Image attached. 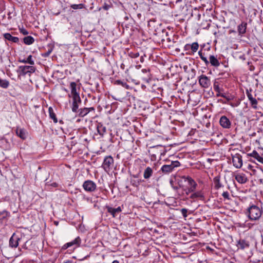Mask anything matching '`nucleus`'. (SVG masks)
Instances as JSON below:
<instances>
[{"label": "nucleus", "mask_w": 263, "mask_h": 263, "mask_svg": "<svg viewBox=\"0 0 263 263\" xmlns=\"http://www.w3.org/2000/svg\"><path fill=\"white\" fill-rule=\"evenodd\" d=\"M198 54L201 59L204 62L205 64L208 65L209 64V62L206 58L204 56V54L202 53L201 50L198 51Z\"/></svg>", "instance_id": "33"}, {"label": "nucleus", "mask_w": 263, "mask_h": 263, "mask_svg": "<svg viewBox=\"0 0 263 263\" xmlns=\"http://www.w3.org/2000/svg\"><path fill=\"white\" fill-rule=\"evenodd\" d=\"M181 212L183 217L185 218L187 216V209H184V208L182 209L181 210Z\"/></svg>", "instance_id": "40"}, {"label": "nucleus", "mask_w": 263, "mask_h": 263, "mask_svg": "<svg viewBox=\"0 0 263 263\" xmlns=\"http://www.w3.org/2000/svg\"><path fill=\"white\" fill-rule=\"evenodd\" d=\"M240 58L242 60H245V56L244 55H242V56H240Z\"/></svg>", "instance_id": "46"}, {"label": "nucleus", "mask_w": 263, "mask_h": 263, "mask_svg": "<svg viewBox=\"0 0 263 263\" xmlns=\"http://www.w3.org/2000/svg\"><path fill=\"white\" fill-rule=\"evenodd\" d=\"M232 163L236 168H239L242 166V156L239 154H236L232 157Z\"/></svg>", "instance_id": "7"}, {"label": "nucleus", "mask_w": 263, "mask_h": 263, "mask_svg": "<svg viewBox=\"0 0 263 263\" xmlns=\"http://www.w3.org/2000/svg\"><path fill=\"white\" fill-rule=\"evenodd\" d=\"M248 156L255 158L259 162L263 164V157L260 156L255 150L253 151L252 153H248Z\"/></svg>", "instance_id": "17"}, {"label": "nucleus", "mask_w": 263, "mask_h": 263, "mask_svg": "<svg viewBox=\"0 0 263 263\" xmlns=\"http://www.w3.org/2000/svg\"><path fill=\"white\" fill-rule=\"evenodd\" d=\"M95 110L93 107H85L79 110V115L81 117H83L87 115L90 111Z\"/></svg>", "instance_id": "20"}, {"label": "nucleus", "mask_w": 263, "mask_h": 263, "mask_svg": "<svg viewBox=\"0 0 263 263\" xmlns=\"http://www.w3.org/2000/svg\"><path fill=\"white\" fill-rule=\"evenodd\" d=\"M52 185L54 186V187H56L57 186V183H53L52 184Z\"/></svg>", "instance_id": "47"}, {"label": "nucleus", "mask_w": 263, "mask_h": 263, "mask_svg": "<svg viewBox=\"0 0 263 263\" xmlns=\"http://www.w3.org/2000/svg\"><path fill=\"white\" fill-rule=\"evenodd\" d=\"M24 43L26 45H31L34 42V38L31 36H27L23 39Z\"/></svg>", "instance_id": "28"}, {"label": "nucleus", "mask_w": 263, "mask_h": 263, "mask_svg": "<svg viewBox=\"0 0 263 263\" xmlns=\"http://www.w3.org/2000/svg\"><path fill=\"white\" fill-rule=\"evenodd\" d=\"M237 246L238 248L244 250L249 248L250 243L245 239H240L238 241Z\"/></svg>", "instance_id": "18"}, {"label": "nucleus", "mask_w": 263, "mask_h": 263, "mask_svg": "<svg viewBox=\"0 0 263 263\" xmlns=\"http://www.w3.org/2000/svg\"><path fill=\"white\" fill-rule=\"evenodd\" d=\"M81 239L80 237H77L72 241L65 243L62 249L65 250L68 248L74 246V248H77L80 246Z\"/></svg>", "instance_id": "8"}, {"label": "nucleus", "mask_w": 263, "mask_h": 263, "mask_svg": "<svg viewBox=\"0 0 263 263\" xmlns=\"http://www.w3.org/2000/svg\"><path fill=\"white\" fill-rule=\"evenodd\" d=\"M83 187L85 191L88 192H92L95 191L97 185L93 181L88 180L84 181L83 184Z\"/></svg>", "instance_id": "6"}, {"label": "nucleus", "mask_w": 263, "mask_h": 263, "mask_svg": "<svg viewBox=\"0 0 263 263\" xmlns=\"http://www.w3.org/2000/svg\"><path fill=\"white\" fill-rule=\"evenodd\" d=\"M220 125L224 128H229L231 126L230 120L224 116H222L219 120Z\"/></svg>", "instance_id": "12"}, {"label": "nucleus", "mask_w": 263, "mask_h": 263, "mask_svg": "<svg viewBox=\"0 0 263 263\" xmlns=\"http://www.w3.org/2000/svg\"><path fill=\"white\" fill-rule=\"evenodd\" d=\"M97 131L100 135L103 136L106 132V128L102 124H99L97 126Z\"/></svg>", "instance_id": "30"}, {"label": "nucleus", "mask_w": 263, "mask_h": 263, "mask_svg": "<svg viewBox=\"0 0 263 263\" xmlns=\"http://www.w3.org/2000/svg\"><path fill=\"white\" fill-rule=\"evenodd\" d=\"M77 84L76 82H72L70 83V88L71 90V97H77L80 96L78 92L77 91Z\"/></svg>", "instance_id": "21"}, {"label": "nucleus", "mask_w": 263, "mask_h": 263, "mask_svg": "<svg viewBox=\"0 0 263 263\" xmlns=\"http://www.w3.org/2000/svg\"><path fill=\"white\" fill-rule=\"evenodd\" d=\"M139 56V53L138 52L136 53H130V57L133 58H136Z\"/></svg>", "instance_id": "42"}, {"label": "nucleus", "mask_w": 263, "mask_h": 263, "mask_svg": "<svg viewBox=\"0 0 263 263\" xmlns=\"http://www.w3.org/2000/svg\"><path fill=\"white\" fill-rule=\"evenodd\" d=\"M64 263H72V262L70 260H67V261L64 262Z\"/></svg>", "instance_id": "49"}, {"label": "nucleus", "mask_w": 263, "mask_h": 263, "mask_svg": "<svg viewBox=\"0 0 263 263\" xmlns=\"http://www.w3.org/2000/svg\"><path fill=\"white\" fill-rule=\"evenodd\" d=\"M16 135L22 139H25L26 138V130L23 128H17L16 129Z\"/></svg>", "instance_id": "25"}, {"label": "nucleus", "mask_w": 263, "mask_h": 263, "mask_svg": "<svg viewBox=\"0 0 263 263\" xmlns=\"http://www.w3.org/2000/svg\"><path fill=\"white\" fill-rule=\"evenodd\" d=\"M8 216V213L6 211H4L0 213V218H2V219L5 218Z\"/></svg>", "instance_id": "38"}, {"label": "nucleus", "mask_w": 263, "mask_h": 263, "mask_svg": "<svg viewBox=\"0 0 263 263\" xmlns=\"http://www.w3.org/2000/svg\"><path fill=\"white\" fill-rule=\"evenodd\" d=\"M250 103L251 104L252 107L254 109H256L257 108V101L256 100V99L255 98H253L252 99L250 100Z\"/></svg>", "instance_id": "36"}, {"label": "nucleus", "mask_w": 263, "mask_h": 263, "mask_svg": "<svg viewBox=\"0 0 263 263\" xmlns=\"http://www.w3.org/2000/svg\"><path fill=\"white\" fill-rule=\"evenodd\" d=\"M185 181L187 182V184L189 186L188 189V192H193L195 191L196 186H197V184L196 182L190 177H184Z\"/></svg>", "instance_id": "9"}, {"label": "nucleus", "mask_w": 263, "mask_h": 263, "mask_svg": "<svg viewBox=\"0 0 263 263\" xmlns=\"http://www.w3.org/2000/svg\"><path fill=\"white\" fill-rule=\"evenodd\" d=\"M213 88L214 90L217 92L216 96L217 97H221L227 99H229L226 95L224 93H223V89H221L219 86V83L217 81H215L213 84Z\"/></svg>", "instance_id": "10"}, {"label": "nucleus", "mask_w": 263, "mask_h": 263, "mask_svg": "<svg viewBox=\"0 0 263 263\" xmlns=\"http://www.w3.org/2000/svg\"><path fill=\"white\" fill-rule=\"evenodd\" d=\"M54 224L57 226L58 224V222L55 221Z\"/></svg>", "instance_id": "50"}, {"label": "nucleus", "mask_w": 263, "mask_h": 263, "mask_svg": "<svg viewBox=\"0 0 263 263\" xmlns=\"http://www.w3.org/2000/svg\"><path fill=\"white\" fill-rule=\"evenodd\" d=\"M35 69L32 66H20L17 70V73L20 76H29L35 72Z\"/></svg>", "instance_id": "3"}, {"label": "nucleus", "mask_w": 263, "mask_h": 263, "mask_svg": "<svg viewBox=\"0 0 263 263\" xmlns=\"http://www.w3.org/2000/svg\"><path fill=\"white\" fill-rule=\"evenodd\" d=\"M71 7L73 9H82L83 7V4H73L71 5Z\"/></svg>", "instance_id": "37"}, {"label": "nucleus", "mask_w": 263, "mask_h": 263, "mask_svg": "<svg viewBox=\"0 0 263 263\" xmlns=\"http://www.w3.org/2000/svg\"><path fill=\"white\" fill-rule=\"evenodd\" d=\"M263 213L262 208L250 204L246 210L245 214L251 221L256 222L260 220Z\"/></svg>", "instance_id": "1"}, {"label": "nucleus", "mask_w": 263, "mask_h": 263, "mask_svg": "<svg viewBox=\"0 0 263 263\" xmlns=\"http://www.w3.org/2000/svg\"><path fill=\"white\" fill-rule=\"evenodd\" d=\"M112 263H119L118 260H115L112 261Z\"/></svg>", "instance_id": "48"}, {"label": "nucleus", "mask_w": 263, "mask_h": 263, "mask_svg": "<svg viewBox=\"0 0 263 263\" xmlns=\"http://www.w3.org/2000/svg\"><path fill=\"white\" fill-rule=\"evenodd\" d=\"M21 62L24 63H29L30 65H33L34 63L32 60L31 55H29L26 60H22Z\"/></svg>", "instance_id": "34"}, {"label": "nucleus", "mask_w": 263, "mask_h": 263, "mask_svg": "<svg viewBox=\"0 0 263 263\" xmlns=\"http://www.w3.org/2000/svg\"><path fill=\"white\" fill-rule=\"evenodd\" d=\"M199 83L202 88H208L211 86V80L205 75L202 74L199 77Z\"/></svg>", "instance_id": "5"}, {"label": "nucleus", "mask_w": 263, "mask_h": 263, "mask_svg": "<svg viewBox=\"0 0 263 263\" xmlns=\"http://www.w3.org/2000/svg\"><path fill=\"white\" fill-rule=\"evenodd\" d=\"M51 52H52V49H49L47 51L43 53L42 55L44 57H47L50 55V54L51 53Z\"/></svg>", "instance_id": "41"}, {"label": "nucleus", "mask_w": 263, "mask_h": 263, "mask_svg": "<svg viewBox=\"0 0 263 263\" xmlns=\"http://www.w3.org/2000/svg\"><path fill=\"white\" fill-rule=\"evenodd\" d=\"M235 178L236 181L241 184L245 183L247 181L248 179L245 174L243 173H238L235 175Z\"/></svg>", "instance_id": "15"}, {"label": "nucleus", "mask_w": 263, "mask_h": 263, "mask_svg": "<svg viewBox=\"0 0 263 263\" xmlns=\"http://www.w3.org/2000/svg\"><path fill=\"white\" fill-rule=\"evenodd\" d=\"M9 86V82L7 80L0 78V86L3 88H7Z\"/></svg>", "instance_id": "32"}, {"label": "nucleus", "mask_w": 263, "mask_h": 263, "mask_svg": "<svg viewBox=\"0 0 263 263\" xmlns=\"http://www.w3.org/2000/svg\"><path fill=\"white\" fill-rule=\"evenodd\" d=\"M110 8V5H107L106 4H104V5H103V8L105 10H107L109 9V8Z\"/></svg>", "instance_id": "43"}, {"label": "nucleus", "mask_w": 263, "mask_h": 263, "mask_svg": "<svg viewBox=\"0 0 263 263\" xmlns=\"http://www.w3.org/2000/svg\"><path fill=\"white\" fill-rule=\"evenodd\" d=\"M4 37L5 39L13 43H17L19 41V39L17 37L13 36L9 33L4 34Z\"/></svg>", "instance_id": "24"}, {"label": "nucleus", "mask_w": 263, "mask_h": 263, "mask_svg": "<svg viewBox=\"0 0 263 263\" xmlns=\"http://www.w3.org/2000/svg\"><path fill=\"white\" fill-rule=\"evenodd\" d=\"M130 182L133 186L137 187L140 185L141 180L139 179H132Z\"/></svg>", "instance_id": "35"}, {"label": "nucleus", "mask_w": 263, "mask_h": 263, "mask_svg": "<svg viewBox=\"0 0 263 263\" xmlns=\"http://www.w3.org/2000/svg\"><path fill=\"white\" fill-rule=\"evenodd\" d=\"M203 194L201 191L195 192L190 196V198L191 199H195L197 198H203Z\"/></svg>", "instance_id": "29"}, {"label": "nucleus", "mask_w": 263, "mask_h": 263, "mask_svg": "<svg viewBox=\"0 0 263 263\" xmlns=\"http://www.w3.org/2000/svg\"><path fill=\"white\" fill-rule=\"evenodd\" d=\"M115 84L117 85H121L122 87L125 88L127 89H130V87L125 82L121 80H117L115 82Z\"/></svg>", "instance_id": "31"}, {"label": "nucleus", "mask_w": 263, "mask_h": 263, "mask_svg": "<svg viewBox=\"0 0 263 263\" xmlns=\"http://www.w3.org/2000/svg\"><path fill=\"white\" fill-rule=\"evenodd\" d=\"M114 163V159L111 156H106L104 159L102 167L106 172L108 173L113 167Z\"/></svg>", "instance_id": "2"}, {"label": "nucleus", "mask_w": 263, "mask_h": 263, "mask_svg": "<svg viewBox=\"0 0 263 263\" xmlns=\"http://www.w3.org/2000/svg\"><path fill=\"white\" fill-rule=\"evenodd\" d=\"M153 171L150 167H147L144 170L143 177L145 179H149L152 175Z\"/></svg>", "instance_id": "26"}, {"label": "nucleus", "mask_w": 263, "mask_h": 263, "mask_svg": "<svg viewBox=\"0 0 263 263\" xmlns=\"http://www.w3.org/2000/svg\"><path fill=\"white\" fill-rule=\"evenodd\" d=\"M222 196L226 199H230L229 193L227 191L223 192V193L222 194Z\"/></svg>", "instance_id": "39"}, {"label": "nucleus", "mask_w": 263, "mask_h": 263, "mask_svg": "<svg viewBox=\"0 0 263 263\" xmlns=\"http://www.w3.org/2000/svg\"><path fill=\"white\" fill-rule=\"evenodd\" d=\"M72 110L74 112L78 111L79 104L81 103V100L80 96L72 97Z\"/></svg>", "instance_id": "11"}, {"label": "nucleus", "mask_w": 263, "mask_h": 263, "mask_svg": "<svg viewBox=\"0 0 263 263\" xmlns=\"http://www.w3.org/2000/svg\"><path fill=\"white\" fill-rule=\"evenodd\" d=\"M180 165V163L178 161H173L171 162V164L163 165L161 170L164 173H168L173 171L175 167H178Z\"/></svg>", "instance_id": "4"}, {"label": "nucleus", "mask_w": 263, "mask_h": 263, "mask_svg": "<svg viewBox=\"0 0 263 263\" xmlns=\"http://www.w3.org/2000/svg\"><path fill=\"white\" fill-rule=\"evenodd\" d=\"M21 32L24 35H26L28 33V31L24 29H21Z\"/></svg>", "instance_id": "44"}, {"label": "nucleus", "mask_w": 263, "mask_h": 263, "mask_svg": "<svg viewBox=\"0 0 263 263\" xmlns=\"http://www.w3.org/2000/svg\"><path fill=\"white\" fill-rule=\"evenodd\" d=\"M209 63L214 67H218L220 63L217 58L213 55H211L209 57Z\"/></svg>", "instance_id": "23"}, {"label": "nucleus", "mask_w": 263, "mask_h": 263, "mask_svg": "<svg viewBox=\"0 0 263 263\" xmlns=\"http://www.w3.org/2000/svg\"><path fill=\"white\" fill-rule=\"evenodd\" d=\"M247 23L246 22H242L240 24L237 26V31L239 35L242 36L246 32Z\"/></svg>", "instance_id": "14"}, {"label": "nucleus", "mask_w": 263, "mask_h": 263, "mask_svg": "<svg viewBox=\"0 0 263 263\" xmlns=\"http://www.w3.org/2000/svg\"><path fill=\"white\" fill-rule=\"evenodd\" d=\"M213 183L214 187L216 190H218L223 186V185L220 182V177L219 176H216L213 178Z\"/></svg>", "instance_id": "22"}, {"label": "nucleus", "mask_w": 263, "mask_h": 263, "mask_svg": "<svg viewBox=\"0 0 263 263\" xmlns=\"http://www.w3.org/2000/svg\"><path fill=\"white\" fill-rule=\"evenodd\" d=\"M106 208L107 212L110 213L114 217H115L117 214L122 211V209L120 206H118L117 208H113L109 206H106Z\"/></svg>", "instance_id": "13"}, {"label": "nucleus", "mask_w": 263, "mask_h": 263, "mask_svg": "<svg viewBox=\"0 0 263 263\" xmlns=\"http://www.w3.org/2000/svg\"><path fill=\"white\" fill-rule=\"evenodd\" d=\"M191 48L192 52H196L199 48V44L197 42H194L192 44H186L184 46L185 50H187Z\"/></svg>", "instance_id": "16"}, {"label": "nucleus", "mask_w": 263, "mask_h": 263, "mask_svg": "<svg viewBox=\"0 0 263 263\" xmlns=\"http://www.w3.org/2000/svg\"><path fill=\"white\" fill-rule=\"evenodd\" d=\"M247 97H248L249 101L253 98L252 95L250 93H247Z\"/></svg>", "instance_id": "45"}, {"label": "nucleus", "mask_w": 263, "mask_h": 263, "mask_svg": "<svg viewBox=\"0 0 263 263\" xmlns=\"http://www.w3.org/2000/svg\"><path fill=\"white\" fill-rule=\"evenodd\" d=\"M19 238L15 237L14 234L11 237L9 240V246L12 248H16L18 245Z\"/></svg>", "instance_id": "19"}, {"label": "nucleus", "mask_w": 263, "mask_h": 263, "mask_svg": "<svg viewBox=\"0 0 263 263\" xmlns=\"http://www.w3.org/2000/svg\"><path fill=\"white\" fill-rule=\"evenodd\" d=\"M48 111L49 114V117L51 119H52L54 122V123H57L58 122V119L56 117V115L53 111V110L51 107H49L48 108Z\"/></svg>", "instance_id": "27"}]
</instances>
